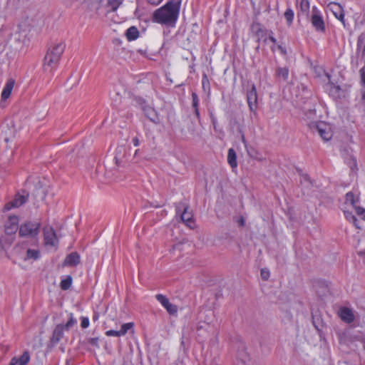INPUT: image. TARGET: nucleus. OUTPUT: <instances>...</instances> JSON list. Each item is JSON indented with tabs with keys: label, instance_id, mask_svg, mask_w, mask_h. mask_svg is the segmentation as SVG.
<instances>
[{
	"label": "nucleus",
	"instance_id": "47",
	"mask_svg": "<svg viewBox=\"0 0 365 365\" xmlns=\"http://www.w3.org/2000/svg\"><path fill=\"white\" fill-rule=\"evenodd\" d=\"M98 316L96 314V315H94V316H93V319L94 321H96V320H97V319H98Z\"/></svg>",
	"mask_w": 365,
	"mask_h": 365
},
{
	"label": "nucleus",
	"instance_id": "30",
	"mask_svg": "<svg viewBox=\"0 0 365 365\" xmlns=\"http://www.w3.org/2000/svg\"><path fill=\"white\" fill-rule=\"evenodd\" d=\"M39 257V252L36 250L29 249L26 252V259H37Z\"/></svg>",
	"mask_w": 365,
	"mask_h": 365
},
{
	"label": "nucleus",
	"instance_id": "21",
	"mask_svg": "<svg viewBox=\"0 0 365 365\" xmlns=\"http://www.w3.org/2000/svg\"><path fill=\"white\" fill-rule=\"evenodd\" d=\"M227 163L232 169L237 167V155L233 148H230L227 153Z\"/></svg>",
	"mask_w": 365,
	"mask_h": 365
},
{
	"label": "nucleus",
	"instance_id": "25",
	"mask_svg": "<svg viewBox=\"0 0 365 365\" xmlns=\"http://www.w3.org/2000/svg\"><path fill=\"white\" fill-rule=\"evenodd\" d=\"M192 107L195 110V115L197 118H200V111H199V98L198 96L196 93H192Z\"/></svg>",
	"mask_w": 365,
	"mask_h": 365
},
{
	"label": "nucleus",
	"instance_id": "35",
	"mask_svg": "<svg viewBox=\"0 0 365 365\" xmlns=\"http://www.w3.org/2000/svg\"><path fill=\"white\" fill-rule=\"evenodd\" d=\"M106 335L107 336H121L122 334H120V330L115 331V330H108L106 332Z\"/></svg>",
	"mask_w": 365,
	"mask_h": 365
},
{
	"label": "nucleus",
	"instance_id": "24",
	"mask_svg": "<svg viewBox=\"0 0 365 365\" xmlns=\"http://www.w3.org/2000/svg\"><path fill=\"white\" fill-rule=\"evenodd\" d=\"M343 210L346 219L349 222H351L356 228L359 229L360 226L358 225V220L356 217L352 214L351 212L346 210V207L343 208Z\"/></svg>",
	"mask_w": 365,
	"mask_h": 365
},
{
	"label": "nucleus",
	"instance_id": "17",
	"mask_svg": "<svg viewBox=\"0 0 365 365\" xmlns=\"http://www.w3.org/2000/svg\"><path fill=\"white\" fill-rule=\"evenodd\" d=\"M341 320L350 324L354 321V315L352 310L348 307H341L339 312Z\"/></svg>",
	"mask_w": 365,
	"mask_h": 365
},
{
	"label": "nucleus",
	"instance_id": "36",
	"mask_svg": "<svg viewBox=\"0 0 365 365\" xmlns=\"http://www.w3.org/2000/svg\"><path fill=\"white\" fill-rule=\"evenodd\" d=\"M260 275L262 279L267 280L269 277L270 273L268 269H262L261 270Z\"/></svg>",
	"mask_w": 365,
	"mask_h": 365
},
{
	"label": "nucleus",
	"instance_id": "15",
	"mask_svg": "<svg viewBox=\"0 0 365 365\" xmlns=\"http://www.w3.org/2000/svg\"><path fill=\"white\" fill-rule=\"evenodd\" d=\"M28 195V193L26 192L24 194L18 193L11 202L6 205V209L9 210L11 207H20L26 202Z\"/></svg>",
	"mask_w": 365,
	"mask_h": 365
},
{
	"label": "nucleus",
	"instance_id": "18",
	"mask_svg": "<svg viewBox=\"0 0 365 365\" xmlns=\"http://www.w3.org/2000/svg\"><path fill=\"white\" fill-rule=\"evenodd\" d=\"M29 360H30L29 353L26 351L19 357H14L11 360L9 365H27Z\"/></svg>",
	"mask_w": 365,
	"mask_h": 365
},
{
	"label": "nucleus",
	"instance_id": "48",
	"mask_svg": "<svg viewBox=\"0 0 365 365\" xmlns=\"http://www.w3.org/2000/svg\"><path fill=\"white\" fill-rule=\"evenodd\" d=\"M271 50H272V51H275V47H274V46L272 47V48H271Z\"/></svg>",
	"mask_w": 365,
	"mask_h": 365
},
{
	"label": "nucleus",
	"instance_id": "8",
	"mask_svg": "<svg viewBox=\"0 0 365 365\" xmlns=\"http://www.w3.org/2000/svg\"><path fill=\"white\" fill-rule=\"evenodd\" d=\"M247 101L250 111L256 115L257 109V92L255 85L252 86L251 89L247 93Z\"/></svg>",
	"mask_w": 365,
	"mask_h": 365
},
{
	"label": "nucleus",
	"instance_id": "16",
	"mask_svg": "<svg viewBox=\"0 0 365 365\" xmlns=\"http://www.w3.org/2000/svg\"><path fill=\"white\" fill-rule=\"evenodd\" d=\"M14 85L15 81L13 78H9L6 81L1 94L2 101H6L10 97Z\"/></svg>",
	"mask_w": 365,
	"mask_h": 365
},
{
	"label": "nucleus",
	"instance_id": "3",
	"mask_svg": "<svg viewBox=\"0 0 365 365\" xmlns=\"http://www.w3.org/2000/svg\"><path fill=\"white\" fill-rule=\"evenodd\" d=\"M77 321L74 319L73 314H70V318L66 324H58L53 329L52 336L51 337L50 342L54 346L57 344L63 337V331L69 330L71 327H73Z\"/></svg>",
	"mask_w": 365,
	"mask_h": 365
},
{
	"label": "nucleus",
	"instance_id": "13",
	"mask_svg": "<svg viewBox=\"0 0 365 365\" xmlns=\"http://www.w3.org/2000/svg\"><path fill=\"white\" fill-rule=\"evenodd\" d=\"M44 240L46 245L54 246L58 240L55 230L51 227H46L43 229Z\"/></svg>",
	"mask_w": 365,
	"mask_h": 365
},
{
	"label": "nucleus",
	"instance_id": "27",
	"mask_svg": "<svg viewBox=\"0 0 365 365\" xmlns=\"http://www.w3.org/2000/svg\"><path fill=\"white\" fill-rule=\"evenodd\" d=\"M284 16L286 19L287 26H290L292 24L294 20V14L293 10L291 8L287 9Z\"/></svg>",
	"mask_w": 365,
	"mask_h": 365
},
{
	"label": "nucleus",
	"instance_id": "29",
	"mask_svg": "<svg viewBox=\"0 0 365 365\" xmlns=\"http://www.w3.org/2000/svg\"><path fill=\"white\" fill-rule=\"evenodd\" d=\"M72 281V277L70 275H68L65 279H62L60 284L61 289H68L71 286Z\"/></svg>",
	"mask_w": 365,
	"mask_h": 365
},
{
	"label": "nucleus",
	"instance_id": "26",
	"mask_svg": "<svg viewBox=\"0 0 365 365\" xmlns=\"http://www.w3.org/2000/svg\"><path fill=\"white\" fill-rule=\"evenodd\" d=\"M276 76L283 80H287L289 76V69L287 67H279L277 68Z\"/></svg>",
	"mask_w": 365,
	"mask_h": 365
},
{
	"label": "nucleus",
	"instance_id": "14",
	"mask_svg": "<svg viewBox=\"0 0 365 365\" xmlns=\"http://www.w3.org/2000/svg\"><path fill=\"white\" fill-rule=\"evenodd\" d=\"M328 8L333 13L336 19L341 22H344V13L341 6L336 2H331L328 4Z\"/></svg>",
	"mask_w": 365,
	"mask_h": 365
},
{
	"label": "nucleus",
	"instance_id": "10",
	"mask_svg": "<svg viewBox=\"0 0 365 365\" xmlns=\"http://www.w3.org/2000/svg\"><path fill=\"white\" fill-rule=\"evenodd\" d=\"M329 80H330V76L327 74ZM325 91L328 93V94L334 98H339L341 96V89L339 86H336L331 81L325 85L324 86Z\"/></svg>",
	"mask_w": 365,
	"mask_h": 365
},
{
	"label": "nucleus",
	"instance_id": "9",
	"mask_svg": "<svg viewBox=\"0 0 365 365\" xmlns=\"http://www.w3.org/2000/svg\"><path fill=\"white\" fill-rule=\"evenodd\" d=\"M155 297L170 314L174 315L177 314L178 307L173 304H171L165 296L158 294L155 296Z\"/></svg>",
	"mask_w": 365,
	"mask_h": 365
},
{
	"label": "nucleus",
	"instance_id": "37",
	"mask_svg": "<svg viewBox=\"0 0 365 365\" xmlns=\"http://www.w3.org/2000/svg\"><path fill=\"white\" fill-rule=\"evenodd\" d=\"M81 326L83 329H86L89 326V319L87 317H83L81 319Z\"/></svg>",
	"mask_w": 365,
	"mask_h": 365
},
{
	"label": "nucleus",
	"instance_id": "39",
	"mask_svg": "<svg viewBox=\"0 0 365 365\" xmlns=\"http://www.w3.org/2000/svg\"><path fill=\"white\" fill-rule=\"evenodd\" d=\"M277 48L280 51L282 55L287 54V50L282 45H277Z\"/></svg>",
	"mask_w": 365,
	"mask_h": 365
},
{
	"label": "nucleus",
	"instance_id": "2",
	"mask_svg": "<svg viewBox=\"0 0 365 365\" xmlns=\"http://www.w3.org/2000/svg\"><path fill=\"white\" fill-rule=\"evenodd\" d=\"M64 49L65 45L58 43L48 50L43 59V70L45 71L53 73L57 69Z\"/></svg>",
	"mask_w": 365,
	"mask_h": 365
},
{
	"label": "nucleus",
	"instance_id": "4",
	"mask_svg": "<svg viewBox=\"0 0 365 365\" xmlns=\"http://www.w3.org/2000/svg\"><path fill=\"white\" fill-rule=\"evenodd\" d=\"M41 223L39 222L26 221L19 227L20 237H35L40 232Z\"/></svg>",
	"mask_w": 365,
	"mask_h": 365
},
{
	"label": "nucleus",
	"instance_id": "40",
	"mask_svg": "<svg viewBox=\"0 0 365 365\" xmlns=\"http://www.w3.org/2000/svg\"><path fill=\"white\" fill-rule=\"evenodd\" d=\"M163 1V0H148V2L153 6H157L160 4Z\"/></svg>",
	"mask_w": 365,
	"mask_h": 365
},
{
	"label": "nucleus",
	"instance_id": "31",
	"mask_svg": "<svg viewBox=\"0 0 365 365\" xmlns=\"http://www.w3.org/2000/svg\"><path fill=\"white\" fill-rule=\"evenodd\" d=\"M12 155H13V151L10 152V155L9 157H6L4 153L0 154V164L2 165L9 164L11 160Z\"/></svg>",
	"mask_w": 365,
	"mask_h": 365
},
{
	"label": "nucleus",
	"instance_id": "20",
	"mask_svg": "<svg viewBox=\"0 0 365 365\" xmlns=\"http://www.w3.org/2000/svg\"><path fill=\"white\" fill-rule=\"evenodd\" d=\"M123 0H108L106 5V13L114 12L122 4Z\"/></svg>",
	"mask_w": 365,
	"mask_h": 365
},
{
	"label": "nucleus",
	"instance_id": "42",
	"mask_svg": "<svg viewBox=\"0 0 365 365\" xmlns=\"http://www.w3.org/2000/svg\"><path fill=\"white\" fill-rule=\"evenodd\" d=\"M133 145L135 147L139 145V140H138V138H134L133 139Z\"/></svg>",
	"mask_w": 365,
	"mask_h": 365
},
{
	"label": "nucleus",
	"instance_id": "12",
	"mask_svg": "<svg viewBox=\"0 0 365 365\" xmlns=\"http://www.w3.org/2000/svg\"><path fill=\"white\" fill-rule=\"evenodd\" d=\"M251 31L257 38V42H259L261 40L265 43L267 42V38H265L267 31L262 28L259 23H253L251 26Z\"/></svg>",
	"mask_w": 365,
	"mask_h": 365
},
{
	"label": "nucleus",
	"instance_id": "43",
	"mask_svg": "<svg viewBox=\"0 0 365 365\" xmlns=\"http://www.w3.org/2000/svg\"><path fill=\"white\" fill-rule=\"evenodd\" d=\"M268 39L274 44L277 43V39L272 35H270Z\"/></svg>",
	"mask_w": 365,
	"mask_h": 365
},
{
	"label": "nucleus",
	"instance_id": "22",
	"mask_svg": "<svg viewBox=\"0 0 365 365\" xmlns=\"http://www.w3.org/2000/svg\"><path fill=\"white\" fill-rule=\"evenodd\" d=\"M125 36L128 41H135L139 36V31L136 27L131 26L127 29Z\"/></svg>",
	"mask_w": 365,
	"mask_h": 365
},
{
	"label": "nucleus",
	"instance_id": "7",
	"mask_svg": "<svg viewBox=\"0 0 365 365\" xmlns=\"http://www.w3.org/2000/svg\"><path fill=\"white\" fill-rule=\"evenodd\" d=\"M314 129L322 138V139L324 141H329L333 136L331 126L330 124L326 122H317L314 126Z\"/></svg>",
	"mask_w": 365,
	"mask_h": 365
},
{
	"label": "nucleus",
	"instance_id": "6",
	"mask_svg": "<svg viewBox=\"0 0 365 365\" xmlns=\"http://www.w3.org/2000/svg\"><path fill=\"white\" fill-rule=\"evenodd\" d=\"M176 213L180 215L182 221L189 227L192 228L195 222L191 212L188 211V206L184 203H180L176 206Z\"/></svg>",
	"mask_w": 365,
	"mask_h": 365
},
{
	"label": "nucleus",
	"instance_id": "11",
	"mask_svg": "<svg viewBox=\"0 0 365 365\" xmlns=\"http://www.w3.org/2000/svg\"><path fill=\"white\" fill-rule=\"evenodd\" d=\"M19 217L16 215L10 216L5 224V231L7 235L14 234L19 227Z\"/></svg>",
	"mask_w": 365,
	"mask_h": 365
},
{
	"label": "nucleus",
	"instance_id": "41",
	"mask_svg": "<svg viewBox=\"0 0 365 365\" xmlns=\"http://www.w3.org/2000/svg\"><path fill=\"white\" fill-rule=\"evenodd\" d=\"M237 223L239 226L244 227L245 225V220L243 217H240V219L237 220Z\"/></svg>",
	"mask_w": 365,
	"mask_h": 365
},
{
	"label": "nucleus",
	"instance_id": "46",
	"mask_svg": "<svg viewBox=\"0 0 365 365\" xmlns=\"http://www.w3.org/2000/svg\"><path fill=\"white\" fill-rule=\"evenodd\" d=\"M242 143H243L244 144H245V143H246V140H245V136H244V135H242Z\"/></svg>",
	"mask_w": 365,
	"mask_h": 365
},
{
	"label": "nucleus",
	"instance_id": "19",
	"mask_svg": "<svg viewBox=\"0 0 365 365\" xmlns=\"http://www.w3.org/2000/svg\"><path fill=\"white\" fill-rule=\"evenodd\" d=\"M80 262V255L74 252L69 254L64 260L65 266H76Z\"/></svg>",
	"mask_w": 365,
	"mask_h": 365
},
{
	"label": "nucleus",
	"instance_id": "45",
	"mask_svg": "<svg viewBox=\"0 0 365 365\" xmlns=\"http://www.w3.org/2000/svg\"><path fill=\"white\" fill-rule=\"evenodd\" d=\"M252 158H255V159H256V160H262V158L257 157V156H253V155H252Z\"/></svg>",
	"mask_w": 365,
	"mask_h": 365
},
{
	"label": "nucleus",
	"instance_id": "28",
	"mask_svg": "<svg viewBox=\"0 0 365 365\" xmlns=\"http://www.w3.org/2000/svg\"><path fill=\"white\" fill-rule=\"evenodd\" d=\"M299 9L302 14L307 16L310 9V4L309 0H301L299 3Z\"/></svg>",
	"mask_w": 365,
	"mask_h": 365
},
{
	"label": "nucleus",
	"instance_id": "38",
	"mask_svg": "<svg viewBox=\"0 0 365 365\" xmlns=\"http://www.w3.org/2000/svg\"><path fill=\"white\" fill-rule=\"evenodd\" d=\"M88 343L96 347H98V338H91L88 339Z\"/></svg>",
	"mask_w": 365,
	"mask_h": 365
},
{
	"label": "nucleus",
	"instance_id": "33",
	"mask_svg": "<svg viewBox=\"0 0 365 365\" xmlns=\"http://www.w3.org/2000/svg\"><path fill=\"white\" fill-rule=\"evenodd\" d=\"M202 87L203 88V90H210V81L208 79V77L207 76V74L204 73L202 75Z\"/></svg>",
	"mask_w": 365,
	"mask_h": 365
},
{
	"label": "nucleus",
	"instance_id": "32",
	"mask_svg": "<svg viewBox=\"0 0 365 365\" xmlns=\"http://www.w3.org/2000/svg\"><path fill=\"white\" fill-rule=\"evenodd\" d=\"M133 325L134 324L132 322L123 324L120 329L122 336H124L128 330L131 329L133 327Z\"/></svg>",
	"mask_w": 365,
	"mask_h": 365
},
{
	"label": "nucleus",
	"instance_id": "23",
	"mask_svg": "<svg viewBox=\"0 0 365 365\" xmlns=\"http://www.w3.org/2000/svg\"><path fill=\"white\" fill-rule=\"evenodd\" d=\"M359 201V197L355 196L352 192H349L345 195V204L355 207Z\"/></svg>",
	"mask_w": 365,
	"mask_h": 365
},
{
	"label": "nucleus",
	"instance_id": "1",
	"mask_svg": "<svg viewBox=\"0 0 365 365\" xmlns=\"http://www.w3.org/2000/svg\"><path fill=\"white\" fill-rule=\"evenodd\" d=\"M182 0H169L165 5L156 9L153 14L155 23L173 26L176 24Z\"/></svg>",
	"mask_w": 365,
	"mask_h": 365
},
{
	"label": "nucleus",
	"instance_id": "34",
	"mask_svg": "<svg viewBox=\"0 0 365 365\" xmlns=\"http://www.w3.org/2000/svg\"><path fill=\"white\" fill-rule=\"evenodd\" d=\"M354 208L355 209L356 214L360 216L362 220H365V209L361 207L356 206V205Z\"/></svg>",
	"mask_w": 365,
	"mask_h": 365
},
{
	"label": "nucleus",
	"instance_id": "44",
	"mask_svg": "<svg viewBox=\"0 0 365 365\" xmlns=\"http://www.w3.org/2000/svg\"><path fill=\"white\" fill-rule=\"evenodd\" d=\"M6 174H7V171L4 170L2 175H1V174H0V175H1V178H1V179H3V178L4 177V175H6Z\"/></svg>",
	"mask_w": 365,
	"mask_h": 365
},
{
	"label": "nucleus",
	"instance_id": "5",
	"mask_svg": "<svg viewBox=\"0 0 365 365\" xmlns=\"http://www.w3.org/2000/svg\"><path fill=\"white\" fill-rule=\"evenodd\" d=\"M310 22L314 30L319 33L326 31V24L322 11L316 6H312Z\"/></svg>",
	"mask_w": 365,
	"mask_h": 365
}]
</instances>
